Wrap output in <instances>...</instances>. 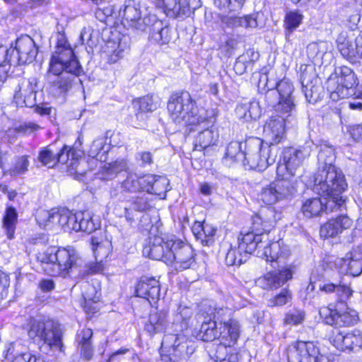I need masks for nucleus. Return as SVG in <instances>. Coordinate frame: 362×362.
<instances>
[{
	"mask_svg": "<svg viewBox=\"0 0 362 362\" xmlns=\"http://www.w3.org/2000/svg\"><path fill=\"white\" fill-rule=\"evenodd\" d=\"M327 90L334 101L355 95H362V86H359L354 72L348 66H341L335 70L327 80Z\"/></svg>",
	"mask_w": 362,
	"mask_h": 362,
	"instance_id": "nucleus-4",
	"label": "nucleus"
},
{
	"mask_svg": "<svg viewBox=\"0 0 362 362\" xmlns=\"http://www.w3.org/2000/svg\"><path fill=\"white\" fill-rule=\"evenodd\" d=\"M357 37L354 41L340 36L337 39V47L342 57L351 63L358 62V46Z\"/></svg>",
	"mask_w": 362,
	"mask_h": 362,
	"instance_id": "nucleus-37",
	"label": "nucleus"
},
{
	"mask_svg": "<svg viewBox=\"0 0 362 362\" xmlns=\"http://www.w3.org/2000/svg\"><path fill=\"white\" fill-rule=\"evenodd\" d=\"M175 239V237L151 238L148 245L144 247L143 253L153 259L161 260L168 264V258L169 255H171Z\"/></svg>",
	"mask_w": 362,
	"mask_h": 362,
	"instance_id": "nucleus-18",
	"label": "nucleus"
},
{
	"mask_svg": "<svg viewBox=\"0 0 362 362\" xmlns=\"http://www.w3.org/2000/svg\"><path fill=\"white\" fill-rule=\"evenodd\" d=\"M239 337L240 324L236 320L229 319L228 321L218 325V339L220 341L218 346L233 348Z\"/></svg>",
	"mask_w": 362,
	"mask_h": 362,
	"instance_id": "nucleus-26",
	"label": "nucleus"
},
{
	"mask_svg": "<svg viewBox=\"0 0 362 362\" xmlns=\"http://www.w3.org/2000/svg\"><path fill=\"white\" fill-rule=\"evenodd\" d=\"M158 25H161V22L158 21L156 16L150 13L147 8H145L141 18L137 23L135 29L144 31L147 28L153 27V31L156 30Z\"/></svg>",
	"mask_w": 362,
	"mask_h": 362,
	"instance_id": "nucleus-55",
	"label": "nucleus"
},
{
	"mask_svg": "<svg viewBox=\"0 0 362 362\" xmlns=\"http://www.w3.org/2000/svg\"><path fill=\"white\" fill-rule=\"evenodd\" d=\"M305 320V313L303 310L293 309L285 315L284 323L288 325H298L303 323Z\"/></svg>",
	"mask_w": 362,
	"mask_h": 362,
	"instance_id": "nucleus-61",
	"label": "nucleus"
},
{
	"mask_svg": "<svg viewBox=\"0 0 362 362\" xmlns=\"http://www.w3.org/2000/svg\"><path fill=\"white\" fill-rule=\"evenodd\" d=\"M336 266L341 274L354 276L360 275L362 272V245L356 247L350 257L337 259Z\"/></svg>",
	"mask_w": 362,
	"mask_h": 362,
	"instance_id": "nucleus-23",
	"label": "nucleus"
},
{
	"mask_svg": "<svg viewBox=\"0 0 362 362\" xmlns=\"http://www.w3.org/2000/svg\"><path fill=\"white\" fill-rule=\"evenodd\" d=\"M259 212L264 220V230H270L283 217L282 211L273 206L264 207Z\"/></svg>",
	"mask_w": 362,
	"mask_h": 362,
	"instance_id": "nucleus-48",
	"label": "nucleus"
},
{
	"mask_svg": "<svg viewBox=\"0 0 362 362\" xmlns=\"http://www.w3.org/2000/svg\"><path fill=\"white\" fill-rule=\"evenodd\" d=\"M151 207V205L146 196L134 197L129 203L124 204V211L126 221L130 225H132L139 218V212H145L149 210Z\"/></svg>",
	"mask_w": 362,
	"mask_h": 362,
	"instance_id": "nucleus-30",
	"label": "nucleus"
},
{
	"mask_svg": "<svg viewBox=\"0 0 362 362\" xmlns=\"http://www.w3.org/2000/svg\"><path fill=\"white\" fill-rule=\"evenodd\" d=\"M136 296L146 299L151 305L156 304L160 298V285L154 277L142 276L136 286Z\"/></svg>",
	"mask_w": 362,
	"mask_h": 362,
	"instance_id": "nucleus-21",
	"label": "nucleus"
},
{
	"mask_svg": "<svg viewBox=\"0 0 362 362\" xmlns=\"http://www.w3.org/2000/svg\"><path fill=\"white\" fill-rule=\"evenodd\" d=\"M245 151L242 149V144L238 141L230 142L226 148L224 156V162L226 165H230L237 161H242L244 165L245 163Z\"/></svg>",
	"mask_w": 362,
	"mask_h": 362,
	"instance_id": "nucleus-45",
	"label": "nucleus"
},
{
	"mask_svg": "<svg viewBox=\"0 0 362 362\" xmlns=\"http://www.w3.org/2000/svg\"><path fill=\"white\" fill-rule=\"evenodd\" d=\"M73 60H78L74 51L68 43L64 33L57 34L56 49L49 61V71L58 72L64 67L63 64H69Z\"/></svg>",
	"mask_w": 362,
	"mask_h": 362,
	"instance_id": "nucleus-17",
	"label": "nucleus"
},
{
	"mask_svg": "<svg viewBox=\"0 0 362 362\" xmlns=\"http://www.w3.org/2000/svg\"><path fill=\"white\" fill-rule=\"evenodd\" d=\"M303 16L299 11H289L286 14L284 25L286 35L292 33L301 24Z\"/></svg>",
	"mask_w": 362,
	"mask_h": 362,
	"instance_id": "nucleus-56",
	"label": "nucleus"
},
{
	"mask_svg": "<svg viewBox=\"0 0 362 362\" xmlns=\"http://www.w3.org/2000/svg\"><path fill=\"white\" fill-rule=\"evenodd\" d=\"M38 160L42 165L48 168H52L59 162L58 153H54L49 148H45L39 153Z\"/></svg>",
	"mask_w": 362,
	"mask_h": 362,
	"instance_id": "nucleus-60",
	"label": "nucleus"
},
{
	"mask_svg": "<svg viewBox=\"0 0 362 362\" xmlns=\"http://www.w3.org/2000/svg\"><path fill=\"white\" fill-rule=\"evenodd\" d=\"M228 23L233 28L243 27L245 28H254L257 26L256 18L252 16L230 17Z\"/></svg>",
	"mask_w": 362,
	"mask_h": 362,
	"instance_id": "nucleus-58",
	"label": "nucleus"
},
{
	"mask_svg": "<svg viewBox=\"0 0 362 362\" xmlns=\"http://www.w3.org/2000/svg\"><path fill=\"white\" fill-rule=\"evenodd\" d=\"M28 334L35 342L62 350V332L60 325L54 320L41 317L32 318L28 325Z\"/></svg>",
	"mask_w": 362,
	"mask_h": 362,
	"instance_id": "nucleus-5",
	"label": "nucleus"
},
{
	"mask_svg": "<svg viewBox=\"0 0 362 362\" xmlns=\"http://www.w3.org/2000/svg\"><path fill=\"white\" fill-rule=\"evenodd\" d=\"M8 51V60L12 66L31 63L35 59L38 48L35 41L28 35H22L11 46Z\"/></svg>",
	"mask_w": 362,
	"mask_h": 362,
	"instance_id": "nucleus-11",
	"label": "nucleus"
},
{
	"mask_svg": "<svg viewBox=\"0 0 362 362\" xmlns=\"http://www.w3.org/2000/svg\"><path fill=\"white\" fill-rule=\"evenodd\" d=\"M170 4L166 15L173 18H177L182 16L189 15L201 6L200 0H169Z\"/></svg>",
	"mask_w": 362,
	"mask_h": 362,
	"instance_id": "nucleus-32",
	"label": "nucleus"
},
{
	"mask_svg": "<svg viewBox=\"0 0 362 362\" xmlns=\"http://www.w3.org/2000/svg\"><path fill=\"white\" fill-rule=\"evenodd\" d=\"M291 299V293L288 289H283L280 293L268 300L270 307L282 306L288 303Z\"/></svg>",
	"mask_w": 362,
	"mask_h": 362,
	"instance_id": "nucleus-64",
	"label": "nucleus"
},
{
	"mask_svg": "<svg viewBox=\"0 0 362 362\" xmlns=\"http://www.w3.org/2000/svg\"><path fill=\"white\" fill-rule=\"evenodd\" d=\"M192 231L196 238L199 240L203 245H209L212 241L216 233V229L210 223L206 222H195Z\"/></svg>",
	"mask_w": 362,
	"mask_h": 362,
	"instance_id": "nucleus-38",
	"label": "nucleus"
},
{
	"mask_svg": "<svg viewBox=\"0 0 362 362\" xmlns=\"http://www.w3.org/2000/svg\"><path fill=\"white\" fill-rule=\"evenodd\" d=\"M321 318L329 325L344 327L357 324L359 320L358 313L349 308H345L342 303L337 305L329 304L322 307L319 310Z\"/></svg>",
	"mask_w": 362,
	"mask_h": 362,
	"instance_id": "nucleus-10",
	"label": "nucleus"
},
{
	"mask_svg": "<svg viewBox=\"0 0 362 362\" xmlns=\"http://www.w3.org/2000/svg\"><path fill=\"white\" fill-rule=\"evenodd\" d=\"M335 160L334 149L333 146L327 144H321L317 156L318 168L314 175L313 182H332L334 180L339 182L341 188L345 186V176L343 173L337 169L333 163Z\"/></svg>",
	"mask_w": 362,
	"mask_h": 362,
	"instance_id": "nucleus-7",
	"label": "nucleus"
},
{
	"mask_svg": "<svg viewBox=\"0 0 362 362\" xmlns=\"http://www.w3.org/2000/svg\"><path fill=\"white\" fill-rule=\"evenodd\" d=\"M171 255L168 258V264L176 270L182 271L190 268L194 264V253L191 245L180 240L175 239Z\"/></svg>",
	"mask_w": 362,
	"mask_h": 362,
	"instance_id": "nucleus-16",
	"label": "nucleus"
},
{
	"mask_svg": "<svg viewBox=\"0 0 362 362\" xmlns=\"http://www.w3.org/2000/svg\"><path fill=\"white\" fill-rule=\"evenodd\" d=\"M295 120V115H287L275 111L265 122L264 134L269 141L271 146L274 147L283 141L286 138V125Z\"/></svg>",
	"mask_w": 362,
	"mask_h": 362,
	"instance_id": "nucleus-14",
	"label": "nucleus"
},
{
	"mask_svg": "<svg viewBox=\"0 0 362 362\" xmlns=\"http://www.w3.org/2000/svg\"><path fill=\"white\" fill-rule=\"evenodd\" d=\"M245 163L250 168L264 170L276 158L274 147L264 145L259 138H250L245 142Z\"/></svg>",
	"mask_w": 362,
	"mask_h": 362,
	"instance_id": "nucleus-6",
	"label": "nucleus"
},
{
	"mask_svg": "<svg viewBox=\"0 0 362 362\" xmlns=\"http://www.w3.org/2000/svg\"><path fill=\"white\" fill-rule=\"evenodd\" d=\"M332 344L338 349H362V332L354 329L347 333L338 332L332 337Z\"/></svg>",
	"mask_w": 362,
	"mask_h": 362,
	"instance_id": "nucleus-24",
	"label": "nucleus"
},
{
	"mask_svg": "<svg viewBox=\"0 0 362 362\" xmlns=\"http://www.w3.org/2000/svg\"><path fill=\"white\" fill-rule=\"evenodd\" d=\"M339 182L334 180L332 182H314L313 190L318 194L325 197L324 211L332 212L334 211H341L345 206L346 198L342 195L343 192L347 189L348 185L345 181V186L342 188L338 185Z\"/></svg>",
	"mask_w": 362,
	"mask_h": 362,
	"instance_id": "nucleus-8",
	"label": "nucleus"
},
{
	"mask_svg": "<svg viewBox=\"0 0 362 362\" xmlns=\"http://www.w3.org/2000/svg\"><path fill=\"white\" fill-rule=\"evenodd\" d=\"M37 259L47 264L45 270L52 276H66L81 267L82 260L71 247L57 248L49 247L39 252Z\"/></svg>",
	"mask_w": 362,
	"mask_h": 362,
	"instance_id": "nucleus-3",
	"label": "nucleus"
},
{
	"mask_svg": "<svg viewBox=\"0 0 362 362\" xmlns=\"http://www.w3.org/2000/svg\"><path fill=\"white\" fill-rule=\"evenodd\" d=\"M6 160L7 153L0 151V166L4 170H7L6 166ZM28 165L29 161L28 157L23 156L18 157L15 160L12 167L8 169V170L10 172L11 175H18L25 173L28 170Z\"/></svg>",
	"mask_w": 362,
	"mask_h": 362,
	"instance_id": "nucleus-41",
	"label": "nucleus"
},
{
	"mask_svg": "<svg viewBox=\"0 0 362 362\" xmlns=\"http://www.w3.org/2000/svg\"><path fill=\"white\" fill-rule=\"evenodd\" d=\"M320 290L325 293H335L340 303L346 302L352 296V289L344 284L325 283L320 286Z\"/></svg>",
	"mask_w": 362,
	"mask_h": 362,
	"instance_id": "nucleus-43",
	"label": "nucleus"
},
{
	"mask_svg": "<svg viewBox=\"0 0 362 362\" xmlns=\"http://www.w3.org/2000/svg\"><path fill=\"white\" fill-rule=\"evenodd\" d=\"M261 113V107L256 100L241 103L237 105L235 109L236 116L243 122L255 120L259 118Z\"/></svg>",
	"mask_w": 362,
	"mask_h": 362,
	"instance_id": "nucleus-35",
	"label": "nucleus"
},
{
	"mask_svg": "<svg viewBox=\"0 0 362 362\" xmlns=\"http://www.w3.org/2000/svg\"><path fill=\"white\" fill-rule=\"evenodd\" d=\"M83 152L75 148L68 149L66 146L58 153V160L59 163H66L68 166L75 170L77 173H83L81 170V165L85 161L82 159Z\"/></svg>",
	"mask_w": 362,
	"mask_h": 362,
	"instance_id": "nucleus-33",
	"label": "nucleus"
},
{
	"mask_svg": "<svg viewBox=\"0 0 362 362\" xmlns=\"http://www.w3.org/2000/svg\"><path fill=\"white\" fill-rule=\"evenodd\" d=\"M276 88L279 94V100L275 106V111L288 116L296 115V104L293 95L294 88L292 83L288 78H284L276 84Z\"/></svg>",
	"mask_w": 362,
	"mask_h": 362,
	"instance_id": "nucleus-19",
	"label": "nucleus"
},
{
	"mask_svg": "<svg viewBox=\"0 0 362 362\" xmlns=\"http://www.w3.org/2000/svg\"><path fill=\"white\" fill-rule=\"evenodd\" d=\"M126 168V164L123 161L115 162L105 166L100 173V177L103 180H111L117 177Z\"/></svg>",
	"mask_w": 362,
	"mask_h": 362,
	"instance_id": "nucleus-54",
	"label": "nucleus"
},
{
	"mask_svg": "<svg viewBox=\"0 0 362 362\" xmlns=\"http://www.w3.org/2000/svg\"><path fill=\"white\" fill-rule=\"evenodd\" d=\"M63 68L58 72L49 71L56 76L52 85V92L55 95L64 94L71 88L74 81L82 73L83 69L78 60L69 64H63Z\"/></svg>",
	"mask_w": 362,
	"mask_h": 362,
	"instance_id": "nucleus-13",
	"label": "nucleus"
},
{
	"mask_svg": "<svg viewBox=\"0 0 362 362\" xmlns=\"http://www.w3.org/2000/svg\"><path fill=\"white\" fill-rule=\"evenodd\" d=\"M293 276L292 271L286 267L266 273L257 279V284L264 289L273 290L281 287Z\"/></svg>",
	"mask_w": 362,
	"mask_h": 362,
	"instance_id": "nucleus-22",
	"label": "nucleus"
},
{
	"mask_svg": "<svg viewBox=\"0 0 362 362\" xmlns=\"http://www.w3.org/2000/svg\"><path fill=\"white\" fill-rule=\"evenodd\" d=\"M288 362H329L313 341H298L287 349Z\"/></svg>",
	"mask_w": 362,
	"mask_h": 362,
	"instance_id": "nucleus-12",
	"label": "nucleus"
},
{
	"mask_svg": "<svg viewBox=\"0 0 362 362\" xmlns=\"http://www.w3.org/2000/svg\"><path fill=\"white\" fill-rule=\"evenodd\" d=\"M167 325V312L164 310H153L149 315L145 329L150 334L153 335L164 332Z\"/></svg>",
	"mask_w": 362,
	"mask_h": 362,
	"instance_id": "nucleus-36",
	"label": "nucleus"
},
{
	"mask_svg": "<svg viewBox=\"0 0 362 362\" xmlns=\"http://www.w3.org/2000/svg\"><path fill=\"white\" fill-rule=\"evenodd\" d=\"M171 119L176 124L187 127L191 132L199 127H206L215 122L214 109L198 107L191 95L185 91L173 94L168 103Z\"/></svg>",
	"mask_w": 362,
	"mask_h": 362,
	"instance_id": "nucleus-2",
	"label": "nucleus"
},
{
	"mask_svg": "<svg viewBox=\"0 0 362 362\" xmlns=\"http://www.w3.org/2000/svg\"><path fill=\"white\" fill-rule=\"evenodd\" d=\"M353 221L346 215H340L336 218L329 219L320 227V235L321 238H334L344 230L351 227Z\"/></svg>",
	"mask_w": 362,
	"mask_h": 362,
	"instance_id": "nucleus-25",
	"label": "nucleus"
},
{
	"mask_svg": "<svg viewBox=\"0 0 362 362\" xmlns=\"http://www.w3.org/2000/svg\"><path fill=\"white\" fill-rule=\"evenodd\" d=\"M184 341L185 337L179 334H167L163 339L161 349L168 353L170 360L176 361L184 355Z\"/></svg>",
	"mask_w": 362,
	"mask_h": 362,
	"instance_id": "nucleus-27",
	"label": "nucleus"
},
{
	"mask_svg": "<svg viewBox=\"0 0 362 362\" xmlns=\"http://www.w3.org/2000/svg\"><path fill=\"white\" fill-rule=\"evenodd\" d=\"M56 209H53L50 211L39 210L36 214V221L38 225L45 229H54V222L53 220L54 216H55Z\"/></svg>",
	"mask_w": 362,
	"mask_h": 362,
	"instance_id": "nucleus-57",
	"label": "nucleus"
},
{
	"mask_svg": "<svg viewBox=\"0 0 362 362\" xmlns=\"http://www.w3.org/2000/svg\"><path fill=\"white\" fill-rule=\"evenodd\" d=\"M11 66L8 60L7 47L0 45V83L6 80Z\"/></svg>",
	"mask_w": 362,
	"mask_h": 362,
	"instance_id": "nucleus-59",
	"label": "nucleus"
},
{
	"mask_svg": "<svg viewBox=\"0 0 362 362\" xmlns=\"http://www.w3.org/2000/svg\"><path fill=\"white\" fill-rule=\"evenodd\" d=\"M146 6L136 0H128L125 2L123 10V21L129 27L135 28L142 16Z\"/></svg>",
	"mask_w": 362,
	"mask_h": 362,
	"instance_id": "nucleus-34",
	"label": "nucleus"
},
{
	"mask_svg": "<svg viewBox=\"0 0 362 362\" xmlns=\"http://www.w3.org/2000/svg\"><path fill=\"white\" fill-rule=\"evenodd\" d=\"M300 211L308 218L319 216L324 211V202L320 197L306 199L302 202Z\"/></svg>",
	"mask_w": 362,
	"mask_h": 362,
	"instance_id": "nucleus-40",
	"label": "nucleus"
},
{
	"mask_svg": "<svg viewBox=\"0 0 362 362\" xmlns=\"http://www.w3.org/2000/svg\"><path fill=\"white\" fill-rule=\"evenodd\" d=\"M159 106V99L153 95H146L133 101V107L139 113L151 112L156 110Z\"/></svg>",
	"mask_w": 362,
	"mask_h": 362,
	"instance_id": "nucleus-46",
	"label": "nucleus"
},
{
	"mask_svg": "<svg viewBox=\"0 0 362 362\" xmlns=\"http://www.w3.org/2000/svg\"><path fill=\"white\" fill-rule=\"evenodd\" d=\"M310 149L307 146L299 148H287L283 151L282 163L276 168L277 178H290L296 175L303 162L310 156Z\"/></svg>",
	"mask_w": 362,
	"mask_h": 362,
	"instance_id": "nucleus-9",
	"label": "nucleus"
},
{
	"mask_svg": "<svg viewBox=\"0 0 362 362\" xmlns=\"http://www.w3.org/2000/svg\"><path fill=\"white\" fill-rule=\"evenodd\" d=\"M193 314L192 309L189 307L180 305L174 310L171 323L175 326L176 332H181L186 329L188 322Z\"/></svg>",
	"mask_w": 362,
	"mask_h": 362,
	"instance_id": "nucleus-39",
	"label": "nucleus"
},
{
	"mask_svg": "<svg viewBox=\"0 0 362 362\" xmlns=\"http://www.w3.org/2000/svg\"><path fill=\"white\" fill-rule=\"evenodd\" d=\"M18 221V214L15 208H7L3 219V226L9 239L14 237L16 226Z\"/></svg>",
	"mask_w": 362,
	"mask_h": 362,
	"instance_id": "nucleus-51",
	"label": "nucleus"
},
{
	"mask_svg": "<svg viewBox=\"0 0 362 362\" xmlns=\"http://www.w3.org/2000/svg\"><path fill=\"white\" fill-rule=\"evenodd\" d=\"M141 181L145 182L144 191L159 196L161 199L165 197L166 192L169 190V180L165 176L149 174L144 175Z\"/></svg>",
	"mask_w": 362,
	"mask_h": 362,
	"instance_id": "nucleus-28",
	"label": "nucleus"
},
{
	"mask_svg": "<svg viewBox=\"0 0 362 362\" xmlns=\"http://www.w3.org/2000/svg\"><path fill=\"white\" fill-rule=\"evenodd\" d=\"M129 41L128 37L123 36L122 38H119L117 42H107L103 51V57L105 58L110 64L117 62L119 59L123 57L124 52L129 49Z\"/></svg>",
	"mask_w": 362,
	"mask_h": 362,
	"instance_id": "nucleus-29",
	"label": "nucleus"
},
{
	"mask_svg": "<svg viewBox=\"0 0 362 362\" xmlns=\"http://www.w3.org/2000/svg\"><path fill=\"white\" fill-rule=\"evenodd\" d=\"M70 211L66 209H56L55 216L52 218L54 222V228H60L64 230L69 222Z\"/></svg>",
	"mask_w": 362,
	"mask_h": 362,
	"instance_id": "nucleus-63",
	"label": "nucleus"
},
{
	"mask_svg": "<svg viewBox=\"0 0 362 362\" xmlns=\"http://www.w3.org/2000/svg\"><path fill=\"white\" fill-rule=\"evenodd\" d=\"M110 149V146L107 143V138L100 137L93 141L88 151V155L98 160L105 161L107 153Z\"/></svg>",
	"mask_w": 362,
	"mask_h": 362,
	"instance_id": "nucleus-44",
	"label": "nucleus"
},
{
	"mask_svg": "<svg viewBox=\"0 0 362 362\" xmlns=\"http://www.w3.org/2000/svg\"><path fill=\"white\" fill-rule=\"evenodd\" d=\"M295 192L296 189L291 180L280 177L262 188L259 197L266 204L272 205L291 197Z\"/></svg>",
	"mask_w": 362,
	"mask_h": 362,
	"instance_id": "nucleus-15",
	"label": "nucleus"
},
{
	"mask_svg": "<svg viewBox=\"0 0 362 362\" xmlns=\"http://www.w3.org/2000/svg\"><path fill=\"white\" fill-rule=\"evenodd\" d=\"M144 176L139 177L134 173H127L126 179L121 183V188L125 192H135L143 190L145 182L141 180Z\"/></svg>",
	"mask_w": 362,
	"mask_h": 362,
	"instance_id": "nucleus-52",
	"label": "nucleus"
},
{
	"mask_svg": "<svg viewBox=\"0 0 362 362\" xmlns=\"http://www.w3.org/2000/svg\"><path fill=\"white\" fill-rule=\"evenodd\" d=\"M327 41H319L310 43L307 47V53L310 59H321L331 48Z\"/></svg>",
	"mask_w": 362,
	"mask_h": 362,
	"instance_id": "nucleus-53",
	"label": "nucleus"
},
{
	"mask_svg": "<svg viewBox=\"0 0 362 362\" xmlns=\"http://www.w3.org/2000/svg\"><path fill=\"white\" fill-rule=\"evenodd\" d=\"M78 226L80 231L90 233L99 228L100 222L88 211L78 212Z\"/></svg>",
	"mask_w": 362,
	"mask_h": 362,
	"instance_id": "nucleus-50",
	"label": "nucleus"
},
{
	"mask_svg": "<svg viewBox=\"0 0 362 362\" xmlns=\"http://www.w3.org/2000/svg\"><path fill=\"white\" fill-rule=\"evenodd\" d=\"M37 80L35 78L20 81L14 100L18 105L33 107L35 105Z\"/></svg>",
	"mask_w": 362,
	"mask_h": 362,
	"instance_id": "nucleus-20",
	"label": "nucleus"
},
{
	"mask_svg": "<svg viewBox=\"0 0 362 362\" xmlns=\"http://www.w3.org/2000/svg\"><path fill=\"white\" fill-rule=\"evenodd\" d=\"M240 236L238 238V247H230L226 255L225 261L228 266H239L247 259V255L255 253L256 252H246L244 249L240 247Z\"/></svg>",
	"mask_w": 362,
	"mask_h": 362,
	"instance_id": "nucleus-42",
	"label": "nucleus"
},
{
	"mask_svg": "<svg viewBox=\"0 0 362 362\" xmlns=\"http://www.w3.org/2000/svg\"><path fill=\"white\" fill-rule=\"evenodd\" d=\"M264 220L260 212L252 218L251 230L239 235L240 247L246 252H256V256L271 262L272 267L285 264L291 255L290 250L283 241L271 242L270 230H264Z\"/></svg>",
	"mask_w": 362,
	"mask_h": 362,
	"instance_id": "nucleus-1",
	"label": "nucleus"
},
{
	"mask_svg": "<svg viewBox=\"0 0 362 362\" xmlns=\"http://www.w3.org/2000/svg\"><path fill=\"white\" fill-rule=\"evenodd\" d=\"M218 325L216 321H204L200 328L199 337L204 341H212L218 339Z\"/></svg>",
	"mask_w": 362,
	"mask_h": 362,
	"instance_id": "nucleus-49",
	"label": "nucleus"
},
{
	"mask_svg": "<svg viewBox=\"0 0 362 362\" xmlns=\"http://www.w3.org/2000/svg\"><path fill=\"white\" fill-rule=\"evenodd\" d=\"M238 360L239 354L235 348L218 346L209 362H238Z\"/></svg>",
	"mask_w": 362,
	"mask_h": 362,
	"instance_id": "nucleus-47",
	"label": "nucleus"
},
{
	"mask_svg": "<svg viewBox=\"0 0 362 362\" xmlns=\"http://www.w3.org/2000/svg\"><path fill=\"white\" fill-rule=\"evenodd\" d=\"M213 123L207 126L199 127L198 129H193L192 131H198V134L194 139V149L202 151L216 144L218 138V134L209 127Z\"/></svg>",
	"mask_w": 362,
	"mask_h": 362,
	"instance_id": "nucleus-31",
	"label": "nucleus"
},
{
	"mask_svg": "<svg viewBox=\"0 0 362 362\" xmlns=\"http://www.w3.org/2000/svg\"><path fill=\"white\" fill-rule=\"evenodd\" d=\"M232 312L231 310L228 308H214L213 311L210 313V315L213 316L211 321H216L217 325L223 324L224 322H227L230 318Z\"/></svg>",
	"mask_w": 362,
	"mask_h": 362,
	"instance_id": "nucleus-62",
	"label": "nucleus"
}]
</instances>
